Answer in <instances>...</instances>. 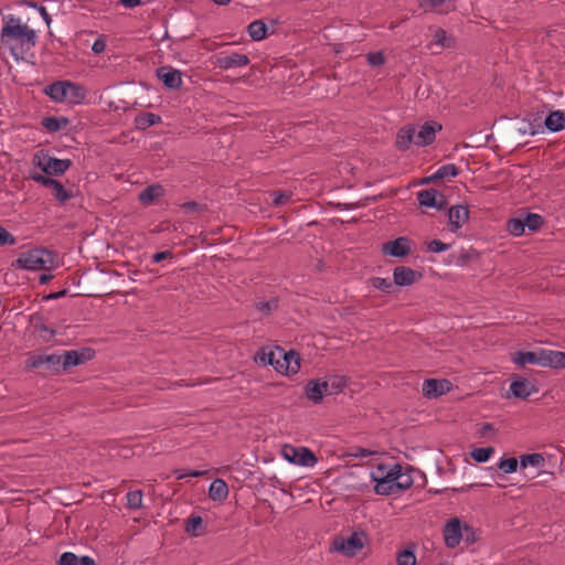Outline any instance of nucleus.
<instances>
[{
	"label": "nucleus",
	"mask_w": 565,
	"mask_h": 565,
	"mask_svg": "<svg viewBox=\"0 0 565 565\" xmlns=\"http://www.w3.org/2000/svg\"><path fill=\"white\" fill-rule=\"evenodd\" d=\"M366 57L371 66H381L385 63V57L382 52L369 53Z\"/></svg>",
	"instance_id": "53"
},
{
	"label": "nucleus",
	"mask_w": 565,
	"mask_h": 565,
	"mask_svg": "<svg viewBox=\"0 0 565 565\" xmlns=\"http://www.w3.org/2000/svg\"><path fill=\"white\" fill-rule=\"evenodd\" d=\"M384 255L403 258L411 254V241L406 236L385 242L381 248Z\"/></svg>",
	"instance_id": "7"
},
{
	"label": "nucleus",
	"mask_w": 565,
	"mask_h": 565,
	"mask_svg": "<svg viewBox=\"0 0 565 565\" xmlns=\"http://www.w3.org/2000/svg\"><path fill=\"white\" fill-rule=\"evenodd\" d=\"M67 88H71L70 81H58L47 85L44 93L55 102H62L67 94Z\"/></svg>",
	"instance_id": "24"
},
{
	"label": "nucleus",
	"mask_w": 565,
	"mask_h": 565,
	"mask_svg": "<svg viewBox=\"0 0 565 565\" xmlns=\"http://www.w3.org/2000/svg\"><path fill=\"white\" fill-rule=\"evenodd\" d=\"M173 257V254L170 250L159 252L152 255V263L158 264L164 259H170Z\"/></svg>",
	"instance_id": "61"
},
{
	"label": "nucleus",
	"mask_w": 565,
	"mask_h": 565,
	"mask_svg": "<svg viewBox=\"0 0 565 565\" xmlns=\"http://www.w3.org/2000/svg\"><path fill=\"white\" fill-rule=\"evenodd\" d=\"M498 468L502 470L504 473L515 472L518 469V459L514 457L501 459L500 462L498 463Z\"/></svg>",
	"instance_id": "48"
},
{
	"label": "nucleus",
	"mask_w": 565,
	"mask_h": 565,
	"mask_svg": "<svg viewBox=\"0 0 565 565\" xmlns=\"http://www.w3.org/2000/svg\"><path fill=\"white\" fill-rule=\"evenodd\" d=\"M305 394L307 398L313 402L315 404L320 403L323 396L328 395V388L324 379L310 380L305 387Z\"/></svg>",
	"instance_id": "16"
},
{
	"label": "nucleus",
	"mask_w": 565,
	"mask_h": 565,
	"mask_svg": "<svg viewBox=\"0 0 565 565\" xmlns=\"http://www.w3.org/2000/svg\"><path fill=\"white\" fill-rule=\"evenodd\" d=\"M164 188L161 184H151L139 193V201L145 205L152 204L156 200L164 195Z\"/></svg>",
	"instance_id": "25"
},
{
	"label": "nucleus",
	"mask_w": 565,
	"mask_h": 565,
	"mask_svg": "<svg viewBox=\"0 0 565 565\" xmlns=\"http://www.w3.org/2000/svg\"><path fill=\"white\" fill-rule=\"evenodd\" d=\"M524 230L525 224L523 223V217L510 218L507 222V231L514 236H521L524 234Z\"/></svg>",
	"instance_id": "40"
},
{
	"label": "nucleus",
	"mask_w": 565,
	"mask_h": 565,
	"mask_svg": "<svg viewBox=\"0 0 565 565\" xmlns=\"http://www.w3.org/2000/svg\"><path fill=\"white\" fill-rule=\"evenodd\" d=\"M324 382L328 388V395L340 393L347 385L344 377L338 375L329 376L324 379Z\"/></svg>",
	"instance_id": "35"
},
{
	"label": "nucleus",
	"mask_w": 565,
	"mask_h": 565,
	"mask_svg": "<svg viewBox=\"0 0 565 565\" xmlns=\"http://www.w3.org/2000/svg\"><path fill=\"white\" fill-rule=\"evenodd\" d=\"M279 300L273 297L269 300H259L254 303L255 310L259 311L263 316L267 317L278 309Z\"/></svg>",
	"instance_id": "33"
},
{
	"label": "nucleus",
	"mask_w": 565,
	"mask_h": 565,
	"mask_svg": "<svg viewBox=\"0 0 565 565\" xmlns=\"http://www.w3.org/2000/svg\"><path fill=\"white\" fill-rule=\"evenodd\" d=\"M73 565H96V563L89 556L78 557L75 554H73Z\"/></svg>",
	"instance_id": "60"
},
{
	"label": "nucleus",
	"mask_w": 565,
	"mask_h": 565,
	"mask_svg": "<svg viewBox=\"0 0 565 565\" xmlns=\"http://www.w3.org/2000/svg\"><path fill=\"white\" fill-rule=\"evenodd\" d=\"M68 118L66 117H44L42 119V126L51 132H55L61 129L62 125H67Z\"/></svg>",
	"instance_id": "37"
},
{
	"label": "nucleus",
	"mask_w": 565,
	"mask_h": 565,
	"mask_svg": "<svg viewBox=\"0 0 565 565\" xmlns=\"http://www.w3.org/2000/svg\"><path fill=\"white\" fill-rule=\"evenodd\" d=\"M284 360L281 358L276 356L274 364L271 366L279 373L285 374V365Z\"/></svg>",
	"instance_id": "63"
},
{
	"label": "nucleus",
	"mask_w": 565,
	"mask_h": 565,
	"mask_svg": "<svg viewBox=\"0 0 565 565\" xmlns=\"http://www.w3.org/2000/svg\"><path fill=\"white\" fill-rule=\"evenodd\" d=\"M278 358L284 360L285 365V374L294 375L297 374L300 370V355L298 352L290 350L286 352L284 349L277 347Z\"/></svg>",
	"instance_id": "18"
},
{
	"label": "nucleus",
	"mask_w": 565,
	"mask_h": 565,
	"mask_svg": "<svg viewBox=\"0 0 565 565\" xmlns=\"http://www.w3.org/2000/svg\"><path fill=\"white\" fill-rule=\"evenodd\" d=\"M249 64V57L239 53H220L215 57V65L221 70H232L243 67Z\"/></svg>",
	"instance_id": "10"
},
{
	"label": "nucleus",
	"mask_w": 565,
	"mask_h": 565,
	"mask_svg": "<svg viewBox=\"0 0 565 565\" xmlns=\"http://www.w3.org/2000/svg\"><path fill=\"white\" fill-rule=\"evenodd\" d=\"M177 473V479H183L185 477H200L202 476V472L200 471H196V470H190V471H185V470H178L175 471Z\"/></svg>",
	"instance_id": "62"
},
{
	"label": "nucleus",
	"mask_w": 565,
	"mask_h": 565,
	"mask_svg": "<svg viewBox=\"0 0 565 565\" xmlns=\"http://www.w3.org/2000/svg\"><path fill=\"white\" fill-rule=\"evenodd\" d=\"M209 495L213 501H224L228 495V487L222 479H215L210 484Z\"/></svg>",
	"instance_id": "27"
},
{
	"label": "nucleus",
	"mask_w": 565,
	"mask_h": 565,
	"mask_svg": "<svg viewBox=\"0 0 565 565\" xmlns=\"http://www.w3.org/2000/svg\"><path fill=\"white\" fill-rule=\"evenodd\" d=\"M417 200L420 206L435 207L443 210L446 205L445 195L435 189L422 190L417 193Z\"/></svg>",
	"instance_id": "12"
},
{
	"label": "nucleus",
	"mask_w": 565,
	"mask_h": 565,
	"mask_svg": "<svg viewBox=\"0 0 565 565\" xmlns=\"http://www.w3.org/2000/svg\"><path fill=\"white\" fill-rule=\"evenodd\" d=\"M53 263L54 255L51 250L36 247L21 253L11 266L17 269L50 270Z\"/></svg>",
	"instance_id": "2"
},
{
	"label": "nucleus",
	"mask_w": 565,
	"mask_h": 565,
	"mask_svg": "<svg viewBox=\"0 0 565 565\" xmlns=\"http://www.w3.org/2000/svg\"><path fill=\"white\" fill-rule=\"evenodd\" d=\"M24 3L32 7L34 10H38V12L43 18V20L46 22V24L50 25L51 15L47 13V11L44 7H38L36 3L32 2V1H24Z\"/></svg>",
	"instance_id": "56"
},
{
	"label": "nucleus",
	"mask_w": 565,
	"mask_h": 565,
	"mask_svg": "<svg viewBox=\"0 0 565 565\" xmlns=\"http://www.w3.org/2000/svg\"><path fill=\"white\" fill-rule=\"evenodd\" d=\"M373 454H375V452L370 449L362 448V447H354L350 455L355 458H365Z\"/></svg>",
	"instance_id": "58"
},
{
	"label": "nucleus",
	"mask_w": 565,
	"mask_h": 565,
	"mask_svg": "<svg viewBox=\"0 0 565 565\" xmlns=\"http://www.w3.org/2000/svg\"><path fill=\"white\" fill-rule=\"evenodd\" d=\"M142 507V491L135 490L127 493V508L138 510Z\"/></svg>",
	"instance_id": "42"
},
{
	"label": "nucleus",
	"mask_w": 565,
	"mask_h": 565,
	"mask_svg": "<svg viewBox=\"0 0 565 565\" xmlns=\"http://www.w3.org/2000/svg\"><path fill=\"white\" fill-rule=\"evenodd\" d=\"M273 204L276 206L284 205L290 199V195L285 192H273Z\"/></svg>",
	"instance_id": "55"
},
{
	"label": "nucleus",
	"mask_w": 565,
	"mask_h": 565,
	"mask_svg": "<svg viewBox=\"0 0 565 565\" xmlns=\"http://www.w3.org/2000/svg\"><path fill=\"white\" fill-rule=\"evenodd\" d=\"M31 178L35 182H38V183H40V184H42L44 186H47V188H50L51 184H53V180H54L52 178L45 177V175L40 174V173L32 174Z\"/></svg>",
	"instance_id": "59"
},
{
	"label": "nucleus",
	"mask_w": 565,
	"mask_h": 565,
	"mask_svg": "<svg viewBox=\"0 0 565 565\" xmlns=\"http://www.w3.org/2000/svg\"><path fill=\"white\" fill-rule=\"evenodd\" d=\"M58 565H71V552H65L61 555Z\"/></svg>",
	"instance_id": "64"
},
{
	"label": "nucleus",
	"mask_w": 565,
	"mask_h": 565,
	"mask_svg": "<svg viewBox=\"0 0 565 565\" xmlns=\"http://www.w3.org/2000/svg\"><path fill=\"white\" fill-rule=\"evenodd\" d=\"M452 387V384L449 380L441 379H428L423 383V394L427 398H437L446 393H448Z\"/></svg>",
	"instance_id": "8"
},
{
	"label": "nucleus",
	"mask_w": 565,
	"mask_h": 565,
	"mask_svg": "<svg viewBox=\"0 0 565 565\" xmlns=\"http://www.w3.org/2000/svg\"><path fill=\"white\" fill-rule=\"evenodd\" d=\"M544 462L545 459L543 455L537 452L523 455L520 458V465L522 468H526L527 466L540 468L544 466Z\"/></svg>",
	"instance_id": "36"
},
{
	"label": "nucleus",
	"mask_w": 565,
	"mask_h": 565,
	"mask_svg": "<svg viewBox=\"0 0 565 565\" xmlns=\"http://www.w3.org/2000/svg\"><path fill=\"white\" fill-rule=\"evenodd\" d=\"M159 122H161V117L153 113H141L135 118V126L140 130H145Z\"/></svg>",
	"instance_id": "28"
},
{
	"label": "nucleus",
	"mask_w": 565,
	"mask_h": 565,
	"mask_svg": "<svg viewBox=\"0 0 565 565\" xmlns=\"http://www.w3.org/2000/svg\"><path fill=\"white\" fill-rule=\"evenodd\" d=\"M94 36V32L92 31H81L76 33L75 39L73 40L75 47L86 53L88 47L90 46V38Z\"/></svg>",
	"instance_id": "34"
},
{
	"label": "nucleus",
	"mask_w": 565,
	"mask_h": 565,
	"mask_svg": "<svg viewBox=\"0 0 565 565\" xmlns=\"http://www.w3.org/2000/svg\"><path fill=\"white\" fill-rule=\"evenodd\" d=\"M276 356H278L277 348L275 350H269V351L262 350L255 356V361L259 362V363H262L264 365H273Z\"/></svg>",
	"instance_id": "46"
},
{
	"label": "nucleus",
	"mask_w": 565,
	"mask_h": 565,
	"mask_svg": "<svg viewBox=\"0 0 565 565\" xmlns=\"http://www.w3.org/2000/svg\"><path fill=\"white\" fill-rule=\"evenodd\" d=\"M372 480L376 482V484L374 487V492L376 494L390 495V494L398 492L397 488H395L396 483H392V482H388V481H383V480H380V479H372Z\"/></svg>",
	"instance_id": "38"
},
{
	"label": "nucleus",
	"mask_w": 565,
	"mask_h": 565,
	"mask_svg": "<svg viewBox=\"0 0 565 565\" xmlns=\"http://www.w3.org/2000/svg\"><path fill=\"white\" fill-rule=\"evenodd\" d=\"M542 366L565 369V352L543 349Z\"/></svg>",
	"instance_id": "21"
},
{
	"label": "nucleus",
	"mask_w": 565,
	"mask_h": 565,
	"mask_svg": "<svg viewBox=\"0 0 565 565\" xmlns=\"http://www.w3.org/2000/svg\"><path fill=\"white\" fill-rule=\"evenodd\" d=\"M15 237L4 227L0 226V246L14 245Z\"/></svg>",
	"instance_id": "54"
},
{
	"label": "nucleus",
	"mask_w": 565,
	"mask_h": 565,
	"mask_svg": "<svg viewBox=\"0 0 565 565\" xmlns=\"http://www.w3.org/2000/svg\"><path fill=\"white\" fill-rule=\"evenodd\" d=\"M545 127L552 132L565 129V113L562 110L551 111L545 118Z\"/></svg>",
	"instance_id": "26"
},
{
	"label": "nucleus",
	"mask_w": 565,
	"mask_h": 565,
	"mask_svg": "<svg viewBox=\"0 0 565 565\" xmlns=\"http://www.w3.org/2000/svg\"><path fill=\"white\" fill-rule=\"evenodd\" d=\"M416 125H407L402 127L396 136L395 147L399 151H406L412 145L416 146Z\"/></svg>",
	"instance_id": "15"
},
{
	"label": "nucleus",
	"mask_w": 565,
	"mask_h": 565,
	"mask_svg": "<svg viewBox=\"0 0 565 565\" xmlns=\"http://www.w3.org/2000/svg\"><path fill=\"white\" fill-rule=\"evenodd\" d=\"M523 223L525 224V227H527L530 231L534 232V231H537L543 225L544 220L540 214L527 213L523 217Z\"/></svg>",
	"instance_id": "41"
},
{
	"label": "nucleus",
	"mask_w": 565,
	"mask_h": 565,
	"mask_svg": "<svg viewBox=\"0 0 565 565\" xmlns=\"http://www.w3.org/2000/svg\"><path fill=\"white\" fill-rule=\"evenodd\" d=\"M181 207L186 212H196V213H203L207 210L206 205L200 204L195 201H189L181 205Z\"/></svg>",
	"instance_id": "51"
},
{
	"label": "nucleus",
	"mask_w": 565,
	"mask_h": 565,
	"mask_svg": "<svg viewBox=\"0 0 565 565\" xmlns=\"http://www.w3.org/2000/svg\"><path fill=\"white\" fill-rule=\"evenodd\" d=\"M365 540L366 535L364 532H353L349 537L340 536L334 539L332 546L345 556H354L364 547Z\"/></svg>",
	"instance_id": "5"
},
{
	"label": "nucleus",
	"mask_w": 565,
	"mask_h": 565,
	"mask_svg": "<svg viewBox=\"0 0 565 565\" xmlns=\"http://www.w3.org/2000/svg\"><path fill=\"white\" fill-rule=\"evenodd\" d=\"M458 168L454 163L441 166L431 177L424 180L425 183L433 180H443L458 175Z\"/></svg>",
	"instance_id": "30"
},
{
	"label": "nucleus",
	"mask_w": 565,
	"mask_h": 565,
	"mask_svg": "<svg viewBox=\"0 0 565 565\" xmlns=\"http://www.w3.org/2000/svg\"><path fill=\"white\" fill-rule=\"evenodd\" d=\"M203 520L200 515H191L186 520L185 530L188 533L195 534L196 529L202 524Z\"/></svg>",
	"instance_id": "49"
},
{
	"label": "nucleus",
	"mask_w": 565,
	"mask_h": 565,
	"mask_svg": "<svg viewBox=\"0 0 565 565\" xmlns=\"http://www.w3.org/2000/svg\"><path fill=\"white\" fill-rule=\"evenodd\" d=\"M38 35L30 26V19L8 14L3 17L0 43L9 47L11 55L18 61L35 46Z\"/></svg>",
	"instance_id": "1"
},
{
	"label": "nucleus",
	"mask_w": 565,
	"mask_h": 565,
	"mask_svg": "<svg viewBox=\"0 0 565 565\" xmlns=\"http://www.w3.org/2000/svg\"><path fill=\"white\" fill-rule=\"evenodd\" d=\"M395 483V488H397L398 491L407 490L413 486V478L409 473L401 470Z\"/></svg>",
	"instance_id": "47"
},
{
	"label": "nucleus",
	"mask_w": 565,
	"mask_h": 565,
	"mask_svg": "<svg viewBox=\"0 0 565 565\" xmlns=\"http://www.w3.org/2000/svg\"><path fill=\"white\" fill-rule=\"evenodd\" d=\"M542 355L543 349L539 351H519L513 354L512 361L519 366H524L525 364H537L542 366Z\"/></svg>",
	"instance_id": "22"
},
{
	"label": "nucleus",
	"mask_w": 565,
	"mask_h": 565,
	"mask_svg": "<svg viewBox=\"0 0 565 565\" xmlns=\"http://www.w3.org/2000/svg\"><path fill=\"white\" fill-rule=\"evenodd\" d=\"M434 44L441 49H452L456 45V39L446 30L438 28L434 33Z\"/></svg>",
	"instance_id": "29"
},
{
	"label": "nucleus",
	"mask_w": 565,
	"mask_h": 565,
	"mask_svg": "<svg viewBox=\"0 0 565 565\" xmlns=\"http://www.w3.org/2000/svg\"><path fill=\"white\" fill-rule=\"evenodd\" d=\"M469 218V209L466 205H455L448 210V221L451 232H457Z\"/></svg>",
	"instance_id": "17"
},
{
	"label": "nucleus",
	"mask_w": 565,
	"mask_h": 565,
	"mask_svg": "<svg viewBox=\"0 0 565 565\" xmlns=\"http://www.w3.org/2000/svg\"><path fill=\"white\" fill-rule=\"evenodd\" d=\"M157 76L169 89H179L182 86V73L171 66H161L157 70Z\"/></svg>",
	"instance_id": "13"
},
{
	"label": "nucleus",
	"mask_w": 565,
	"mask_h": 565,
	"mask_svg": "<svg viewBox=\"0 0 565 565\" xmlns=\"http://www.w3.org/2000/svg\"><path fill=\"white\" fill-rule=\"evenodd\" d=\"M90 49L95 54L103 53L106 49L105 40L102 36H99L90 44Z\"/></svg>",
	"instance_id": "57"
},
{
	"label": "nucleus",
	"mask_w": 565,
	"mask_h": 565,
	"mask_svg": "<svg viewBox=\"0 0 565 565\" xmlns=\"http://www.w3.org/2000/svg\"><path fill=\"white\" fill-rule=\"evenodd\" d=\"M50 188L53 190L54 198L60 202H64L71 198V193L64 189L63 184L60 181L55 179L53 180V184H51Z\"/></svg>",
	"instance_id": "45"
},
{
	"label": "nucleus",
	"mask_w": 565,
	"mask_h": 565,
	"mask_svg": "<svg viewBox=\"0 0 565 565\" xmlns=\"http://www.w3.org/2000/svg\"><path fill=\"white\" fill-rule=\"evenodd\" d=\"M401 465H394L393 467H388L386 465H379L376 468V471L372 472L371 477L372 479H380L383 481H388L392 483L396 482V479L398 477V472L402 470Z\"/></svg>",
	"instance_id": "20"
},
{
	"label": "nucleus",
	"mask_w": 565,
	"mask_h": 565,
	"mask_svg": "<svg viewBox=\"0 0 565 565\" xmlns=\"http://www.w3.org/2000/svg\"><path fill=\"white\" fill-rule=\"evenodd\" d=\"M420 7L425 11H434L439 14H447L456 10L455 0H423Z\"/></svg>",
	"instance_id": "19"
},
{
	"label": "nucleus",
	"mask_w": 565,
	"mask_h": 565,
	"mask_svg": "<svg viewBox=\"0 0 565 565\" xmlns=\"http://www.w3.org/2000/svg\"><path fill=\"white\" fill-rule=\"evenodd\" d=\"M450 247L449 244L443 243L439 239H433L428 243L427 248L431 253H441Z\"/></svg>",
	"instance_id": "52"
},
{
	"label": "nucleus",
	"mask_w": 565,
	"mask_h": 565,
	"mask_svg": "<svg viewBox=\"0 0 565 565\" xmlns=\"http://www.w3.org/2000/svg\"><path fill=\"white\" fill-rule=\"evenodd\" d=\"M423 277L422 273L406 266H397L393 270L394 286L406 287L412 286Z\"/></svg>",
	"instance_id": "11"
},
{
	"label": "nucleus",
	"mask_w": 565,
	"mask_h": 565,
	"mask_svg": "<svg viewBox=\"0 0 565 565\" xmlns=\"http://www.w3.org/2000/svg\"><path fill=\"white\" fill-rule=\"evenodd\" d=\"M86 98V89L77 84H73V105L82 104Z\"/></svg>",
	"instance_id": "50"
},
{
	"label": "nucleus",
	"mask_w": 565,
	"mask_h": 565,
	"mask_svg": "<svg viewBox=\"0 0 565 565\" xmlns=\"http://www.w3.org/2000/svg\"><path fill=\"white\" fill-rule=\"evenodd\" d=\"M25 365L28 369L43 367L52 374L60 373L61 370H67L71 365V351H64L62 355L45 352L32 353L26 359Z\"/></svg>",
	"instance_id": "3"
},
{
	"label": "nucleus",
	"mask_w": 565,
	"mask_h": 565,
	"mask_svg": "<svg viewBox=\"0 0 565 565\" xmlns=\"http://www.w3.org/2000/svg\"><path fill=\"white\" fill-rule=\"evenodd\" d=\"M492 447L476 448L470 452L471 458L477 462H486L493 454Z\"/></svg>",
	"instance_id": "43"
},
{
	"label": "nucleus",
	"mask_w": 565,
	"mask_h": 565,
	"mask_svg": "<svg viewBox=\"0 0 565 565\" xmlns=\"http://www.w3.org/2000/svg\"><path fill=\"white\" fill-rule=\"evenodd\" d=\"M248 34L254 41H262L267 36V25L262 20L253 21L248 28Z\"/></svg>",
	"instance_id": "32"
},
{
	"label": "nucleus",
	"mask_w": 565,
	"mask_h": 565,
	"mask_svg": "<svg viewBox=\"0 0 565 565\" xmlns=\"http://www.w3.org/2000/svg\"><path fill=\"white\" fill-rule=\"evenodd\" d=\"M371 285L385 294H392L394 291V281H390L387 278L373 277L370 279Z\"/></svg>",
	"instance_id": "39"
},
{
	"label": "nucleus",
	"mask_w": 565,
	"mask_h": 565,
	"mask_svg": "<svg viewBox=\"0 0 565 565\" xmlns=\"http://www.w3.org/2000/svg\"><path fill=\"white\" fill-rule=\"evenodd\" d=\"M281 454L289 462L303 467H313L318 461L316 455L307 447L285 445Z\"/></svg>",
	"instance_id": "6"
},
{
	"label": "nucleus",
	"mask_w": 565,
	"mask_h": 565,
	"mask_svg": "<svg viewBox=\"0 0 565 565\" xmlns=\"http://www.w3.org/2000/svg\"><path fill=\"white\" fill-rule=\"evenodd\" d=\"M33 161L47 175H61L71 167L70 159L52 158L44 151L35 153Z\"/></svg>",
	"instance_id": "4"
},
{
	"label": "nucleus",
	"mask_w": 565,
	"mask_h": 565,
	"mask_svg": "<svg viewBox=\"0 0 565 565\" xmlns=\"http://www.w3.org/2000/svg\"><path fill=\"white\" fill-rule=\"evenodd\" d=\"M444 539L446 546L450 548L459 545L462 539V529L459 519L454 518L446 523L444 526Z\"/></svg>",
	"instance_id": "14"
},
{
	"label": "nucleus",
	"mask_w": 565,
	"mask_h": 565,
	"mask_svg": "<svg viewBox=\"0 0 565 565\" xmlns=\"http://www.w3.org/2000/svg\"><path fill=\"white\" fill-rule=\"evenodd\" d=\"M95 354V350L88 347L73 350V366H77L93 360Z\"/></svg>",
	"instance_id": "31"
},
{
	"label": "nucleus",
	"mask_w": 565,
	"mask_h": 565,
	"mask_svg": "<svg viewBox=\"0 0 565 565\" xmlns=\"http://www.w3.org/2000/svg\"><path fill=\"white\" fill-rule=\"evenodd\" d=\"M441 130V125L435 121H427L416 126V146L425 147L431 145L436 139V132Z\"/></svg>",
	"instance_id": "9"
},
{
	"label": "nucleus",
	"mask_w": 565,
	"mask_h": 565,
	"mask_svg": "<svg viewBox=\"0 0 565 565\" xmlns=\"http://www.w3.org/2000/svg\"><path fill=\"white\" fill-rule=\"evenodd\" d=\"M397 565H416V556L413 550H403L397 554Z\"/></svg>",
	"instance_id": "44"
},
{
	"label": "nucleus",
	"mask_w": 565,
	"mask_h": 565,
	"mask_svg": "<svg viewBox=\"0 0 565 565\" xmlns=\"http://www.w3.org/2000/svg\"><path fill=\"white\" fill-rule=\"evenodd\" d=\"M534 391V386L526 379H516L510 385L512 395L522 399L527 398Z\"/></svg>",
	"instance_id": "23"
}]
</instances>
